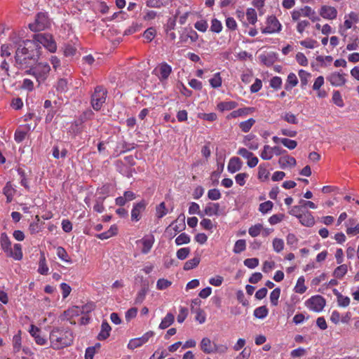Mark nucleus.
I'll return each mask as SVG.
<instances>
[{"label": "nucleus", "mask_w": 359, "mask_h": 359, "mask_svg": "<svg viewBox=\"0 0 359 359\" xmlns=\"http://www.w3.org/2000/svg\"><path fill=\"white\" fill-rule=\"evenodd\" d=\"M278 163L281 168H285L287 165L292 167L295 166L297 164V161L294 157L290 156H285L279 158Z\"/></svg>", "instance_id": "4be33fe9"}, {"label": "nucleus", "mask_w": 359, "mask_h": 359, "mask_svg": "<svg viewBox=\"0 0 359 359\" xmlns=\"http://www.w3.org/2000/svg\"><path fill=\"white\" fill-rule=\"evenodd\" d=\"M172 72V67L166 62H163L159 65L158 79L161 81L168 79Z\"/></svg>", "instance_id": "2eb2a0df"}, {"label": "nucleus", "mask_w": 359, "mask_h": 359, "mask_svg": "<svg viewBox=\"0 0 359 359\" xmlns=\"http://www.w3.org/2000/svg\"><path fill=\"white\" fill-rule=\"evenodd\" d=\"M273 155H272V151L271 147L269 145H265L264 147L263 151L261 153V157L264 160H270L271 159Z\"/></svg>", "instance_id": "5fc2aeb1"}, {"label": "nucleus", "mask_w": 359, "mask_h": 359, "mask_svg": "<svg viewBox=\"0 0 359 359\" xmlns=\"http://www.w3.org/2000/svg\"><path fill=\"white\" fill-rule=\"evenodd\" d=\"M48 271V267L46 264V258L43 255H41L39 263V269L38 272L42 275H46Z\"/></svg>", "instance_id": "72a5a7b5"}, {"label": "nucleus", "mask_w": 359, "mask_h": 359, "mask_svg": "<svg viewBox=\"0 0 359 359\" xmlns=\"http://www.w3.org/2000/svg\"><path fill=\"white\" fill-rule=\"evenodd\" d=\"M155 333L153 331H148L145 334H144L141 337L134 338L130 340L128 348L129 349L133 350L135 348H139L147 343L150 338H152L154 336Z\"/></svg>", "instance_id": "0eeeda50"}, {"label": "nucleus", "mask_w": 359, "mask_h": 359, "mask_svg": "<svg viewBox=\"0 0 359 359\" xmlns=\"http://www.w3.org/2000/svg\"><path fill=\"white\" fill-rule=\"evenodd\" d=\"M107 91L102 86H98L95 88L94 93L91 96V104L93 108L99 111L103 103L105 102Z\"/></svg>", "instance_id": "20e7f679"}, {"label": "nucleus", "mask_w": 359, "mask_h": 359, "mask_svg": "<svg viewBox=\"0 0 359 359\" xmlns=\"http://www.w3.org/2000/svg\"><path fill=\"white\" fill-rule=\"evenodd\" d=\"M252 111L253 109L250 107L241 108L237 110L233 111L231 113V116L233 118H236L238 116L248 114L250 112H252Z\"/></svg>", "instance_id": "f704fd0d"}, {"label": "nucleus", "mask_w": 359, "mask_h": 359, "mask_svg": "<svg viewBox=\"0 0 359 359\" xmlns=\"http://www.w3.org/2000/svg\"><path fill=\"white\" fill-rule=\"evenodd\" d=\"M237 106V103L233 101L231 102H224L218 104L217 107L221 111L224 110H231L236 108Z\"/></svg>", "instance_id": "4c0bfd02"}, {"label": "nucleus", "mask_w": 359, "mask_h": 359, "mask_svg": "<svg viewBox=\"0 0 359 359\" xmlns=\"http://www.w3.org/2000/svg\"><path fill=\"white\" fill-rule=\"evenodd\" d=\"M27 131L16 130L14 135V139L18 143L22 142L27 136Z\"/></svg>", "instance_id": "bf43d9fd"}, {"label": "nucleus", "mask_w": 359, "mask_h": 359, "mask_svg": "<svg viewBox=\"0 0 359 359\" xmlns=\"http://www.w3.org/2000/svg\"><path fill=\"white\" fill-rule=\"evenodd\" d=\"M185 228V216L184 214L182 213L174 222L171 223L170 225H169L166 228L165 232L169 233V231L172 229L175 231V233L172 234V233H170V238H173L177 233L181 232L182 231L184 230Z\"/></svg>", "instance_id": "39448f33"}, {"label": "nucleus", "mask_w": 359, "mask_h": 359, "mask_svg": "<svg viewBox=\"0 0 359 359\" xmlns=\"http://www.w3.org/2000/svg\"><path fill=\"white\" fill-rule=\"evenodd\" d=\"M95 304L93 303H88L85 305H83L81 307L76 306L72 311L75 312L77 315L80 312L82 314H87L90 313L92 311L95 309Z\"/></svg>", "instance_id": "b1692460"}, {"label": "nucleus", "mask_w": 359, "mask_h": 359, "mask_svg": "<svg viewBox=\"0 0 359 359\" xmlns=\"http://www.w3.org/2000/svg\"><path fill=\"white\" fill-rule=\"evenodd\" d=\"M56 89L59 92H65L67 90V81L65 79L58 80L56 86Z\"/></svg>", "instance_id": "69168bd1"}, {"label": "nucleus", "mask_w": 359, "mask_h": 359, "mask_svg": "<svg viewBox=\"0 0 359 359\" xmlns=\"http://www.w3.org/2000/svg\"><path fill=\"white\" fill-rule=\"evenodd\" d=\"M156 29L154 27H149L144 31L143 36L149 41H151L156 35Z\"/></svg>", "instance_id": "13d9d810"}, {"label": "nucleus", "mask_w": 359, "mask_h": 359, "mask_svg": "<svg viewBox=\"0 0 359 359\" xmlns=\"http://www.w3.org/2000/svg\"><path fill=\"white\" fill-rule=\"evenodd\" d=\"M189 213L190 215L197 214L201 217H203L205 214L200 211L199 205L196 203L192 202L189 208Z\"/></svg>", "instance_id": "79ce46f5"}, {"label": "nucleus", "mask_w": 359, "mask_h": 359, "mask_svg": "<svg viewBox=\"0 0 359 359\" xmlns=\"http://www.w3.org/2000/svg\"><path fill=\"white\" fill-rule=\"evenodd\" d=\"M32 41H36L39 46H41L40 44L43 45L51 53L55 52L57 49L56 43L50 34L40 33L34 34Z\"/></svg>", "instance_id": "7ed1b4c3"}, {"label": "nucleus", "mask_w": 359, "mask_h": 359, "mask_svg": "<svg viewBox=\"0 0 359 359\" xmlns=\"http://www.w3.org/2000/svg\"><path fill=\"white\" fill-rule=\"evenodd\" d=\"M148 292V286L143 285L141 290L138 292L135 298L136 304H141L145 299V296Z\"/></svg>", "instance_id": "58836bf2"}, {"label": "nucleus", "mask_w": 359, "mask_h": 359, "mask_svg": "<svg viewBox=\"0 0 359 359\" xmlns=\"http://www.w3.org/2000/svg\"><path fill=\"white\" fill-rule=\"evenodd\" d=\"M111 330V328L109 323L106 320H104L102 323L101 330L97 335V339L104 340L107 339L109 337Z\"/></svg>", "instance_id": "a211bd4d"}, {"label": "nucleus", "mask_w": 359, "mask_h": 359, "mask_svg": "<svg viewBox=\"0 0 359 359\" xmlns=\"http://www.w3.org/2000/svg\"><path fill=\"white\" fill-rule=\"evenodd\" d=\"M262 229H263L262 224H255V225L250 227V229L248 230V233L252 237H256L260 234Z\"/></svg>", "instance_id": "37998d69"}, {"label": "nucleus", "mask_w": 359, "mask_h": 359, "mask_svg": "<svg viewBox=\"0 0 359 359\" xmlns=\"http://www.w3.org/2000/svg\"><path fill=\"white\" fill-rule=\"evenodd\" d=\"M41 47L36 41L25 40L16 49L15 55V65L18 69L33 67L41 55Z\"/></svg>", "instance_id": "f257e3e1"}, {"label": "nucleus", "mask_w": 359, "mask_h": 359, "mask_svg": "<svg viewBox=\"0 0 359 359\" xmlns=\"http://www.w3.org/2000/svg\"><path fill=\"white\" fill-rule=\"evenodd\" d=\"M190 241V237L185 233H182L176 238L175 243L177 245H181L189 243Z\"/></svg>", "instance_id": "49530a36"}, {"label": "nucleus", "mask_w": 359, "mask_h": 359, "mask_svg": "<svg viewBox=\"0 0 359 359\" xmlns=\"http://www.w3.org/2000/svg\"><path fill=\"white\" fill-rule=\"evenodd\" d=\"M50 71V67L48 63L39 62L36 66V79L39 83L44 81Z\"/></svg>", "instance_id": "1a4fd4ad"}, {"label": "nucleus", "mask_w": 359, "mask_h": 359, "mask_svg": "<svg viewBox=\"0 0 359 359\" xmlns=\"http://www.w3.org/2000/svg\"><path fill=\"white\" fill-rule=\"evenodd\" d=\"M190 253V248H182L179 249L177 251V257L180 260L185 259Z\"/></svg>", "instance_id": "603ef678"}, {"label": "nucleus", "mask_w": 359, "mask_h": 359, "mask_svg": "<svg viewBox=\"0 0 359 359\" xmlns=\"http://www.w3.org/2000/svg\"><path fill=\"white\" fill-rule=\"evenodd\" d=\"M18 172L20 175V177H21V180H20L21 185L23 186L26 189L28 190L29 189V187L28 184L27 179L26 178V176H25V170H22V168H18Z\"/></svg>", "instance_id": "0e129e2a"}, {"label": "nucleus", "mask_w": 359, "mask_h": 359, "mask_svg": "<svg viewBox=\"0 0 359 359\" xmlns=\"http://www.w3.org/2000/svg\"><path fill=\"white\" fill-rule=\"evenodd\" d=\"M171 285V282L164 279L160 278L157 281L156 287L158 290H165Z\"/></svg>", "instance_id": "774afa93"}, {"label": "nucleus", "mask_w": 359, "mask_h": 359, "mask_svg": "<svg viewBox=\"0 0 359 359\" xmlns=\"http://www.w3.org/2000/svg\"><path fill=\"white\" fill-rule=\"evenodd\" d=\"M299 76L300 78L301 86L304 88L308 83V79L311 76V74L301 69L299 71Z\"/></svg>", "instance_id": "de8ad7c7"}, {"label": "nucleus", "mask_w": 359, "mask_h": 359, "mask_svg": "<svg viewBox=\"0 0 359 359\" xmlns=\"http://www.w3.org/2000/svg\"><path fill=\"white\" fill-rule=\"evenodd\" d=\"M246 16L248 22L252 25H255L257 20V12L254 8H248L246 11Z\"/></svg>", "instance_id": "c9c22d12"}, {"label": "nucleus", "mask_w": 359, "mask_h": 359, "mask_svg": "<svg viewBox=\"0 0 359 359\" xmlns=\"http://www.w3.org/2000/svg\"><path fill=\"white\" fill-rule=\"evenodd\" d=\"M188 313L189 311L187 308L180 307V313L177 317V322L180 323H182L187 317Z\"/></svg>", "instance_id": "e2e57ef3"}, {"label": "nucleus", "mask_w": 359, "mask_h": 359, "mask_svg": "<svg viewBox=\"0 0 359 359\" xmlns=\"http://www.w3.org/2000/svg\"><path fill=\"white\" fill-rule=\"evenodd\" d=\"M281 143L289 149H294L297 146V141L288 138H282Z\"/></svg>", "instance_id": "4d7b16f0"}, {"label": "nucleus", "mask_w": 359, "mask_h": 359, "mask_svg": "<svg viewBox=\"0 0 359 359\" xmlns=\"http://www.w3.org/2000/svg\"><path fill=\"white\" fill-rule=\"evenodd\" d=\"M304 278L301 276L298 278L294 290L297 293L303 294L306 290V287L304 285Z\"/></svg>", "instance_id": "473e14b6"}, {"label": "nucleus", "mask_w": 359, "mask_h": 359, "mask_svg": "<svg viewBox=\"0 0 359 359\" xmlns=\"http://www.w3.org/2000/svg\"><path fill=\"white\" fill-rule=\"evenodd\" d=\"M284 242L283 239L276 238L273 241V248L276 252H280L283 250Z\"/></svg>", "instance_id": "8fccbe9b"}, {"label": "nucleus", "mask_w": 359, "mask_h": 359, "mask_svg": "<svg viewBox=\"0 0 359 359\" xmlns=\"http://www.w3.org/2000/svg\"><path fill=\"white\" fill-rule=\"evenodd\" d=\"M208 197L212 201H216L221 198V193L217 189H210L208 192Z\"/></svg>", "instance_id": "680f3d73"}, {"label": "nucleus", "mask_w": 359, "mask_h": 359, "mask_svg": "<svg viewBox=\"0 0 359 359\" xmlns=\"http://www.w3.org/2000/svg\"><path fill=\"white\" fill-rule=\"evenodd\" d=\"M1 247L8 254L11 249V242L6 233H2L0 238Z\"/></svg>", "instance_id": "5701e85b"}, {"label": "nucleus", "mask_w": 359, "mask_h": 359, "mask_svg": "<svg viewBox=\"0 0 359 359\" xmlns=\"http://www.w3.org/2000/svg\"><path fill=\"white\" fill-rule=\"evenodd\" d=\"M345 76L346 74L344 73L334 72L328 75L326 79L332 86L339 87L346 83V79Z\"/></svg>", "instance_id": "9b49d317"}, {"label": "nucleus", "mask_w": 359, "mask_h": 359, "mask_svg": "<svg viewBox=\"0 0 359 359\" xmlns=\"http://www.w3.org/2000/svg\"><path fill=\"white\" fill-rule=\"evenodd\" d=\"M219 210V203H209L204 209L203 214L208 216L218 215Z\"/></svg>", "instance_id": "412c9836"}, {"label": "nucleus", "mask_w": 359, "mask_h": 359, "mask_svg": "<svg viewBox=\"0 0 359 359\" xmlns=\"http://www.w3.org/2000/svg\"><path fill=\"white\" fill-rule=\"evenodd\" d=\"M306 306L316 312H320L325 306V299L320 295L313 296L306 302Z\"/></svg>", "instance_id": "423d86ee"}, {"label": "nucleus", "mask_w": 359, "mask_h": 359, "mask_svg": "<svg viewBox=\"0 0 359 359\" xmlns=\"http://www.w3.org/2000/svg\"><path fill=\"white\" fill-rule=\"evenodd\" d=\"M166 214L167 209L165 208V204L164 202H162L156 207V216L158 218H162Z\"/></svg>", "instance_id": "052dcab7"}, {"label": "nucleus", "mask_w": 359, "mask_h": 359, "mask_svg": "<svg viewBox=\"0 0 359 359\" xmlns=\"http://www.w3.org/2000/svg\"><path fill=\"white\" fill-rule=\"evenodd\" d=\"M261 61L266 66L272 65L276 60V55L274 53L268 54L267 55H261Z\"/></svg>", "instance_id": "cd10ccee"}, {"label": "nucleus", "mask_w": 359, "mask_h": 359, "mask_svg": "<svg viewBox=\"0 0 359 359\" xmlns=\"http://www.w3.org/2000/svg\"><path fill=\"white\" fill-rule=\"evenodd\" d=\"M242 161L238 157H232L228 164V170L231 173H234L241 169Z\"/></svg>", "instance_id": "dca6fc26"}, {"label": "nucleus", "mask_w": 359, "mask_h": 359, "mask_svg": "<svg viewBox=\"0 0 359 359\" xmlns=\"http://www.w3.org/2000/svg\"><path fill=\"white\" fill-rule=\"evenodd\" d=\"M280 294V289L279 287L275 288L270 294V301L272 305L277 306L278 303V299Z\"/></svg>", "instance_id": "a19ab883"}, {"label": "nucleus", "mask_w": 359, "mask_h": 359, "mask_svg": "<svg viewBox=\"0 0 359 359\" xmlns=\"http://www.w3.org/2000/svg\"><path fill=\"white\" fill-rule=\"evenodd\" d=\"M140 241L142 243L143 245L142 252L143 254H147L152 248V245L154 242V238L152 235H151L148 237L143 238Z\"/></svg>", "instance_id": "aec40b11"}, {"label": "nucleus", "mask_w": 359, "mask_h": 359, "mask_svg": "<svg viewBox=\"0 0 359 359\" xmlns=\"http://www.w3.org/2000/svg\"><path fill=\"white\" fill-rule=\"evenodd\" d=\"M21 331L19 330L18 334L13 337V346L15 352H18L21 348Z\"/></svg>", "instance_id": "2f4dec72"}, {"label": "nucleus", "mask_w": 359, "mask_h": 359, "mask_svg": "<svg viewBox=\"0 0 359 359\" xmlns=\"http://www.w3.org/2000/svg\"><path fill=\"white\" fill-rule=\"evenodd\" d=\"M57 256L63 261L71 263L72 261L69 259V255L64 248L58 247L57 248Z\"/></svg>", "instance_id": "3c124183"}, {"label": "nucleus", "mask_w": 359, "mask_h": 359, "mask_svg": "<svg viewBox=\"0 0 359 359\" xmlns=\"http://www.w3.org/2000/svg\"><path fill=\"white\" fill-rule=\"evenodd\" d=\"M201 348L205 353H212L218 351L217 346L212 343L211 340L207 337L201 340Z\"/></svg>", "instance_id": "4468645a"}, {"label": "nucleus", "mask_w": 359, "mask_h": 359, "mask_svg": "<svg viewBox=\"0 0 359 359\" xmlns=\"http://www.w3.org/2000/svg\"><path fill=\"white\" fill-rule=\"evenodd\" d=\"M282 118L287 121L288 123L291 124H297L298 120L296 118L295 115L290 113L287 112L283 116H282Z\"/></svg>", "instance_id": "6e6d98bb"}, {"label": "nucleus", "mask_w": 359, "mask_h": 359, "mask_svg": "<svg viewBox=\"0 0 359 359\" xmlns=\"http://www.w3.org/2000/svg\"><path fill=\"white\" fill-rule=\"evenodd\" d=\"M267 26L262 29L263 34H271L279 32L281 25L275 16H269L266 20Z\"/></svg>", "instance_id": "9d476101"}, {"label": "nucleus", "mask_w": 359, "mask_h": 359, "mask_svg": "<svg viewBox=\"0 0 359 359\" xmlns=\"http://www.w3.org/2000/svg\"><path fill=\"white\" fill-rule=\"evenodd\" d=\"M244 264L250 269H254L259 265L257 258H248L244 260Z\"/></svg>", "instance_id": "338daca9"}, {"label": "nucleus", "mask_w": 359, "mask_h": 359, "mask_svg": "<svg viewBox=\"0 0 359 359\" xmlns=\"http://www.w3.org/2000/svg\"><path fill=\"white\" fill-rule=\"evenodd\" d=\"M347 272V265L341 264L337 267L333 273V275L337 278H341Z\"/></svg>", "instance_id": "e433bc0d"}, {"label": "nucleus", "mask_w": 359, "mask_h": 359, "mask_svg": "<svg viewBox=\"0 0 359 359\" xmlns=\"http://www.w3.org/2000/svg\"><path fill=\"white\" fill-rule=\"evenodd\" d=\"M50 346L55 350H60L69 346L74 341L73 332L63 327H53L49 336Z\"/></svg>", "instance_id": "f03ea898"}, {"label": "nucleus", "mask_w": 359, "mask_h": 359, "mask_svg": "<svg viewBox=\"0 0 359 359\" xmlns=\"http://www.w3.org/2000/svg\"><path fill=\"white\" fill-rule=\"evenodd\" d=\"M147 203L144 200H142L133 205L131 211V219L133 221H139L141 218V213L144 211Z\"/></svg>", "instance_id": "f8f14e48"}, {"label": "nucleus", "mask_w": 359, "mask_h": 359, "mask_svg": "<svg viewBox=\"0 0 359 359\" xmlns=\"http://www.w3.org/2000/svg\"><path fill=\"white\" fill-rule=\"evenodd\" d=\"M172 0H147V6L150 8H160L166 6L171 2Z\"/></svg>", "instance_id": "bb28decb"}, {"label": "nucleus", "mask_w": 359, "mask_h": 359, "mask_svg": "<svg viewBox=\"0 0 359 359\" xmlns=\"http://www.w3.org/2000/svg\"><path fill=\"white\" fill-rule=\"evenodd\" d=\"M299 219L301 224L306 226H312L315 224V219L311 213L309 211L299 216Z\"/></svg>", "instance_id": "f3484780"}, {"label": "nucleus", "mask_w": 359, "mask_h": 359, "mask_svg": "<svg viewBox=\"0 0 359 359\" xmlns=\"http://www.w3.org/2000/svg\"><path fill=\"white\" fill-rule=\"evenodd\" d=\"M6 255L7 257H12L15 260H20L22 258L21 245L19 243L15 244L13 246V250L11 248Z\"/></svg>", "instance_id": "6ab92c4d"}, {"label": "nucleus", "mask_w": 359, "mask_h": 359, "mask_svg": "<svg viewBox=\"0 0 359 359\" xmlns=\"http://www.w3.org/2000/svg\"><path fill=\"white\" fill-rule=\"evenodd\" d=\"M200 263V258L195 257L187 261L184 264V270L189 271L196 267Z\"/></svg>", "instance_id": "c85d7f7f"}, {"label": "nucleus", "mask_w": 359, "mask_h": 359, "mask_svg": "<svg viewBox=\"0 0 359 359\" xmlns=\"http://www.w3.org/2000/svg\"><path fill=\"white\" fill-rule=\"evenodd\" d=\"M245 248H246L245 241L243 239H240L236 242L233 251L236 254H239V253L242 252L243 251H244L245 250Z\"/></svg>", "instance_id": "ea45409f"}, {"label": "nucleus", "mask_w": 359, "mask_h": 359, "mask_svg": "<svg viewBox=\"0 0 359 359\" xmlns=\"http://www.w3.org/2000/svg\"><path fill=\"white\" fill-rule=\"evenodd\" d=\"M273 203L271 201H268L259 205V210L261 212L265 214L270 211L273 208Z\"/></svg>", "instance_id": "864d4df0"}, {"label": "nucleus", "mask_w": 359, "mask_h": 359, "mask_svg": "<svg viewBox=\"0 0 359 359\" xmlns=\"http://www.w3.org/2000/svg\"><path fill=\"white\" fill-rule=\"evenodd\" d=\"M255 120L252 118H249L245 121H243L240 123L239 127L241 130L244 133H248L250 131L252 126L255 124Z\"/></svg>", "instance_id": "7c9ffc66"}, {"label": "nucleus", "mask_w": 359, "mask_h": 359, "mask_svg": "<svg viewBox=\"0 0 359 359\" xmlns=\"http://www.w3.org/2000/svg\"><path fill=\"white\" fill-rule=\"evenodd\" d=\"M175 320V316L171 313H168L167 315L161 320L159 328L164 330L170 326Z\"/></svg>", "instance_id": "393cba45"}, {"label": "nucleus", "mask_w": 359, "mask_h": 359, "mask_svg": "<svg viewBox=\"0 0 359 359\" xmlns=\"http://www.w3.org/2000/svg\"><path fill=\"white\" fill-rule=\"evenodd\" d=\"M332 101L338 107H343L344 106L343 99L339 90L334 91Z\"/></svg>", "instance_id": "a18cd8bd"}, {"label": "nucleus", "mask_w": 359, "mask_h": 359, "mask_svg": "<svg viewBox=\"0 0 359 359\" xmlns=\"http://www.w3.org/2000/svg\"><path fill=\"white\" fill-rule=\"evenodd\" d=\"M268 313H269V310L266 306H262L257 307L254 311V316L256 318H259V319L264 318L265 317L267 316Z\"/></svg>", "instance_id": "c756f323"}, {"label": "nucleus", "mask_w": 359, "mask_h": 359, "mask_svg": "<svg viewBox=\"0 0 359 359\" xmlns=\"http://www.w3.org/2000/svg\"><path fill=\"white\" fill-rule=\"evenodd\" d=\"M222 29V25L219 20L216 18L212 20L210 30L215 33L221 32Z\"/></svg>", "instance_id": "09e8293b"}, {"label": "nucleus", "mask_w": 359, "mask_h": 359, "mask_svg": "<svg viewBox=\"0 0 359 359\" xmlns=\"http://www.w3.org/2000/svg\"><path fill=\"white\" fill-rule=\"evenodd\" d=\"M298 83V79L295 74L290 73L287 76L286 83L285 85V89L290 90L293 87L297 86Z\"/></svg>", "instance_id": "a878e982"}, {"label": "nucleus", "mask_w": 359, "mask_h": 359, "mask_svg": "<svg viewBox=\"0 0 359 359\" xmlns=\"http://www.w3.org/2000/svg\"><path fill=\"white\" fill-rule=\"evenodd\" d=\"M222 81L219 72L216 73L213 78L210 79V83L214 88L220 87L222 86Z\"/></svg>", "instance_id": "c03bdc74"}, {"label": "nucleus", "mask_w": 359, "mask_h": 359, "mask_svg": "<svg viewBox=\"0 0 359 359\" xmlns=\"http://www.w3.org/2000/svg\"><path fill=\"white\" fill-rule=\"evenodd\" d=\"M48 18L43 13H39L35 19L34 22L29 25V29L33 32H40L43 30L48 26Z\"/></svg>", "instance_id": "6e6552de"}, {"label": "nucleus", "mask_w": 359, "mask_h": 359, "mask_svg": "<svg viewBox=\"0 0 359 359\" xmlns=\"http://www.w3.org/2000/svg\"><path fill=\"white\" fill-rule=\"evenodd\" d=\"M320 15L325 19L334 20L337 16V11L334 7L323 6L320 10Z\"/></svg>", "instance_id": "ddd939ff"}]
</instances>
